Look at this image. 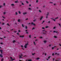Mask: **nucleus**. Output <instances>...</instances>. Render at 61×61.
<instances>
[{
    "label": "nucleus",
    "mask_w": 61,
    "mask_h": 61,
    "mask_svg": "<svg viewBox=\"0 0 61 61\" xmlns=\"http://www.w3.org/2000/svg\"><path fill=\"white\" fill-rule=\"evenodd\" d=\"M53 32H54V33H56V31H53Z\"/></svg>",
    "instance_id": "obj_52"
},
{
    "label": "nucleus",
    "mask_w": 61,
    "mask_h": 61,
    "mask_svg": "<svg viewBox=\"0 0 61 61\" xmlns=\"http://www.w3.org/2000/svg\"><path fill=\"white\" fill-rule=\"evenodd\" d=\"M18 32H20V30H18Z\"/></svg>",
    "instance_id": "obj_43"
},
{
    "label": "nucleus",
    "mask_w": 61,
    "mask_h": 61,
    "mask_svg": "<svg viewBox=\"0 0 61 61\" xmlns=\"http://www.w3.org/2000/svg\"><path fill=\"white\" fill-rule=\"evenodd\" d=\"M0 44H1V45L3 44V42H1V43H0Z\"/></svg>",
    "instance_id": "obj_50"
},
{
    "label": "nucleus",
    "mask_w": 61,
    "mask_h": 61,
    "mask_svg": "<svg viewBox=\"0 0 61 61\" xmlns=\"http://www.w3.org/2000/svg\"><path fill=\"white\" fill-rule=\"evenodd\" d=\"M15 3H18V1H15Z\"/></svg>",
    "instance_id": "obj_38"
},
{
    "label": "nucleus",
    "mask_w": 61,
    "mask_h": 61,
    "mask_svg": "<svg viewBox=\"0 0 61 61\" xmlns=\"http://www.w3.org/2000/svg\"><path fill=\"white\" fill-rule=\"evenodd\" d=\"M26 14H27V13H26V12L24 13H23V15H26Z\"/></svg>",
    "instance_id": "obj_13"
},
{
    "label": "nucleus",
    "mask_w": 61,
    "mask_h": 61,
    "mask_svg": "<svg viewBox=\"0 0 61 61\" xmlns=\"http://www.w3.org/2000/svg\"><path fill=\"white\" fill-rule=\"evenodd\" d=\"M15 42V41H13V43H14Z\"/></svg>",
    "instance_id": "obj_35"
},
{
    "label": "nucleus",
    "mask_w": 61,
    "mask_h": 61,
    "mask_svg": "<svg viewBox=\"0 0 61 61\" xmlns=\"http://www.w3.org/2000/svg\"><path fill=\"white\" fill-rule=\"evenodd\" d=\"M38 0H37L36 1V3H38Z\"/></svg>",
    "instance_id": "obj_33"
},
{
    "label": "nucleus",
    "mask_w": 61,
    "mask_h": 61,
    "mask_svg": "<svg viewBox=\"0 0 61 61\" xmlns=\"http://www.w3.org/2000/svg\"><path fill=\"white\" fill-rule=\"evenodd\" d=\"M56 47V46H54L53 47H52V49H54V48H55V47Z\"/></svg>",
    "instance_id": "obj_10"
},
{
    "label": "nucleus",
    "mask_w": 61,
    "mask_h": 61,
    "mask_svg": "<svg viewBox=\"0 0 61 61\" xmlns=\"http://www.w3.org/2000/svg\"><path fill=\"white\" fill-rule=\"evenodd\" d=\"M28 45V43H27L25 44V46H24V47L25 48H27V46Z\"/></svg>",
    "instance_id": "obj_2"
},
{
    "label": "nucleus",
    "mask_w": 61,
    "mask_h": 61,
    "mask_svg": "<svg viewBox=\"0 0 61 61\" xmlns=\"http://www.w3.org/2000/svg\"><path fill=\"white\" fill-rule=\"evenodd\" d=\"M43 16H42L40 19V20H42V18H43Z\"/></svg>",
    "instance_id": "obj_11"
},
{
    "label": "nucleus",
    "mask_w": 61,
    "mask_h": 61,
    "mask_svg": "<svg viewBox=\"0 0 61 61\" xmlns=\"http://www.w3.org/2000/svg\"><path fill=\"white\" fill-rule=\"evenodd\" d=\"M22 5H24V3H22Z\"/></svg>",
    "instance_id": "obj_41"
},
{
    "label": "nucleus",
    "mask_w": 61,
    "mask_h": 61,
    "mask_svg": "<svg viewBox=\"0 0 61 61\" xmlns=\"http://www.w3.org/2000/svg\"><path fill=\"white\" fill-rule=\"evenodd\" d=\"M35 53H34L32 54V55H35Z\"/></svg>",
    "instance_id": "obj_34"
},
{
    "label": "nucleus",
    "mask_w": 61,
    "mask_h": 61,
    "mask_svg": "<svg viewBox=\"0 0 61 61\" xmlns=\"http://www.w3.org/2000/svg\"><path fill=\"white\" fill-rule=\"evenodd\" d=\"M0 51L1 53V54H2V52H3V50H0Z\"/></svg>",
    "instance_id": "obj_9"
},
{
    "label": "nucleus",
    "mask_w": 61,
    "mask_h": 61,
    "mask_svg": "<svg viewBox=\"0 0 61 61\" xmlns=\"http://www.w3.org/2000/svg\"><path fill=\"white\" fill-rule=\"evenodd\" d=\"M33 43H34V45H35V46H36V43H35V42L34 41Z\"/></svg>",
    "instance_id": "obj_14"
},
{
    "label": "nucleus",
    "mask_w": 61,
    "mask_h": 61,
    "mask_svg": "<svg viewBox=\"0 0 61 61\" xmlns=\"http://www.w3.org/2000/svg\"><path fill=\"white\" fill-rule=\"evenodd\" d=\"M0 39H3V38H0Z\"/></svg>",
    "instance_id": "obj_61"
},
{
    "label": "nucleus",
    "mask_w": 61,
    "mask_h": 61,
    "mask_svg": "<svg viewBox=\"0 0 61 61\" xmlns=\"http://www.w3.org/2000/svg\"><path fill=\"white\" fill-rule=\"evenodd\" d=\"M52 56H54V53H52Z\"/></svg>",
    "instance_id": "obj_37"
},
{
    "label": "nucleus",
    "mask_w": 61,
    "mask_h": 61,
    "mask_svg": "<svg viewBox=\"0 0 61 61\" xmlns=\"http://www.w3.org/2000/svg\"><path fill=\"white\" fill-rule=\"evenodd\" d=\"M3 14L4 15H5V14H6V13L5 12H4L3 13Z\"/></svg>",
    "instance_id": "obj_25"
},
{
    "label": "nucleus",
    "mask_w": 61,
    "mask_h": 61,
    "mask_svg": "<svg viewBox=\"0 0 61 61\" xmlns=\"http://www.w3.org/2000/svg\"><path fill=\"white\" fill-rule=\"evenodd\" d=\"M18 22H19L20 21V19H19V20H18Z\"/></svg>",
    "instance_id": "obj_20"
},
{
    "label": "nucleus",
    "mask_w": 61,
    "mask_h": 61,
    "mask_svg": "<svg viewBox=\"0 0 61 61\" xmlns=\"http://www.w3.org/2000/svg\"><path fill=\"white\" fill-rule=\"evenodd\" d=\"M4 5H5V3H4Z\"/></svg>",
    "instance_id": "obj_58"
},
{
    "label": "nucleus",
    "mask_w": 61,
    "mask_h": 61,
    "mask_svg": "<svg viewBox=\"0 0 61 61\" xmlns=\"http://www.w3.org/2000/svg\"><path fill=\"white\" fill-rule=\"evenodd\" d=\"M20 37H22V38H23V37H24V36H20Z\"/></svg>",
    "instance_id": "obj_8"
},
{
    "label": "nucleus",
    "mask_w": 61,
    "mask_h": 61,
    "mask_svg": "<svg viewBox=\"0 0 61 61\" xmlns=\"http://www.w3.org/2000/svg\"><path fill=\"white\" fill-rule=\"evenodd\" d=\"M38 40H37V39H36V40H35V41H37Z\"/></svg>",
    "instance_id": "obj_63"
},
{
    "label": "nucleus",
    "mask_w": 61,
    "mask_h": 61,
    "mask_svg": "<svg viewBox=\"0 0 61 61\" xmlns=\"http://www.w3.org/2000/svg\"><path fill=\"white\" fill-rule=\"evenodd\" d=\"M44 43H46V41H44Z\"/></svg>",
    "instance_id": "obj_22"
},
{
    "label": "nucleus",
    "mask_w": 61,
    "mask_h": 61,
    "mask_svg": "<svg viewBox=\"0 0 61 61\" xmlns=\"http://www.w3.org/2000/svg\"><path fill=\"white\" fill-rule=\"evenodd\" d=\"M48 27L49 28V27L48 26H46L45 27V28H48Z\"/></svg>",
    "instance_id": "obj_12"
},
{
    "label": "nucleus",
    "mask_w": 61,
    "mask_h": 61,
    "mask_svg": "<svg viewBox=\"0 0 61 61\" xmlns=\"http://www.w3.org/2000/svg\"><path fill=\"white\" fill-rule=\"evenodd\" d=\"M29 37L30 38H31V36L30 35H29Z\"/></svg>",
    "instance_id": "obj_31"
},
{
    "label": "nucleus",
    "mask_w": 61,
    "mask_h": 61,
    "mask_svg": "<svg viewBox=\"0 0 61 61\" xmlns=\"http://www.w3.org/2000/svg\"><path fill=\"white\" fill-rule=\"evenodd\" d=\"M36 59L37 60H38V59H39V58H38Z\"/></svg>",
    "instance_id": "obj_28"
},
{
    "label": "nucleus",
    "mask_w": 61,
    "mask_h": 61,
    "mask_svg": "<svg viewBox=\"0 0 61 61\" xmlns=\"http://www.w3.org/2000/svg\"><path fill=\"white\" fill-rule=\"evenodd\" d=\"M21 47H23V46L22 45L21 46Z\"/></svg>",
    "instance_id": "obj_53"
},
{
    "label": "nucleus",
    "mask_w": 61,
    "mask_h": 61,
    "mask_svg": "<svg viewBox=\"0 0 61 61\" xmlns=\"http://www.w3.org/2000/svg\"><path fill=\"white\" fill-rule=\"evenodd\" d=\"M25 28L26 29H27V26H25Z\"/></svg>",
    "instance_id": "obj_16"
},
{
    "label": "nucleus",
    "mask_w": 61,
    "mask_h": 61,
    "mask_svg": "<svg viewBox=\"0 0 61 61\" xmlns=\"http://www.w3.org/2000/svg\"><path fill=\"white\" fill-rule=\"evenodd\" d=\"M35 29V28L34 27H33L32 28V30H34V29Z\"/></svg>",
    "instance_id": "obj_32"
},
{
    "label": "nucleus",
    "mask_w": 61,
    "mask_h": 61,
    "mask_svg": "<svg viewBox=\"0 0 61 61\" xmlns=\"http://www.w3.org/2000/svg\"><path fill=\"white\" fill-rule=\"evenodd\" d=\"M1 61H3V59H1Z\"/></svg>",
    "instance_id": "obj_51"
},
{
    "label": "nucleus",
    "mask_w": 61,
    "mask_h": 61,
    "mask_svg": "<svg viewBox=\"0 0 61 61\" xmlns=\"http://www.w3.org/2000/svg\"><path fill=\"white\" fill-rule=\"evenodd\" d=\"M50 3H51V4H52L53 2H50Z\"/></svg>",
    "instance_id": "obj_57"
},
{
    "label": "nucleus",
    "mask_w": 61,
    "mask_h": 61,
    "mask_svg": "<svg viewBox=\"0 0 61 61\" xmlns=\"http://www.w3.org/2000/svg\"><path fill=\"white\" fill-rule=\"evenodd\" d=\"M59 25H60V27H61V25H60V24H58Z\"/></svg>",
    "instance_id": "obj_45"
},
{
    "label": "nucleus",
    "mask_w": 61,
    "mask_h": 61,
    "mask_svg": "<svg viewBox=\"0 0 61 61\" xmlns=\"http://www.w3.org/2000/svg\"><path fill=\"white\" fill-rule=\"evenodd\" d=\"M17 35H18V34H19V33H17Z\"/></svg>",
    "instance_id": "obj_62"
},
{
    "label": "nucleus",
    "mask_w": 61,
    "mask_h": 61,
    "mask_svg": "<svg viewBox=\"0 0 61 61\" xmlns=\"http://www.w3.org/2000/svg\"><path fill=\"white\" fill-rule=\"evenodd\" d=\"M44 22H45V21H43L42 22V24H43V23H44Z\"/></svg>",
    "instance_id": "obj_21"
},
{
    "label": "nucleus",
    "mask_w": 61,
    "mask_h": 61,
    "mask_svg": "<svg viewBox=\"0 0 61 61\" xmlns=\"http://www.w3.org/2000/svg\"><path fill=\"white\" fill-rule=\"evenodd\" d=\"M28 18H27V19H25V20H28Z\"/></svg>",
    "instance_id": "obj_46"
},
{
    "label": "nucleus",
    "mask_w": 61,
    "mask_h": 61,
    "mask_svg": "<svg viewBox=\"0 0 61 61\" xmlns=\"http://www.w3.org/2000/svg\"><path fill=\"white\" fill-rule=\"evenodd\" d=\"M48 58L49 59V58H50V56H49L48 57Z\"/></svg>",
    "instance_id": "obj_60"
},
{
    "label": "nucleus",
    "mask_w": 61,
    "mask_h": 61,
    "mask_svg": "<svg viewBox=\"0 0 61 61\" xmlns=\"http://www.w3.org/2000/svg\"><path fill=\"white\" fill-rule=\"evenodd\" d=\"M23 56V55H22V54L21 53L20 55L19 56V58H22V57H21V56Z\"/></svg>",
    "instance_id": "obj_3"
},
{
    "label": "nucleus",
    "mask_w": 61,
    "mask_h": 61,
    "mask_svg": "<svg viewBox=\"0 0 61 61\" xmlns=\"http://www.w3.org/2000/svg\"><path fill=\"white\" fill-rule=\"evenodd\" d=\"M7 25H8V26H10V25H9V24L8 23H7Z\"/></svg>",
    "instance_id": "obj_26"
},
{
    "label": "nucleus",
    "mask_w": 61,
    "mask_h": 61,
    "mask_svg": "<svg viewBox=\"0 0 61 61\" xmlns=\"http://www.w3.org/2000/svg\"><path fill=\"white\" fill-rule=\"evenodd\" d=\"M10 58L11 59V61H13V60H15V59H13V58H12V57H10Z\"/></svg>",
    "instance_id": "obj_4"
},
{
    "label": "nucleus",
    "mask_w": 61,
    "mask_h": 61,
    "mask_svg": "<svg viewBox=\"0 0 61 61\" xmlns=\"http://www.w3.org/2000/svg\"><path fill=\"white\" fill-rule=\"evenodd\" d=\"M14 32L15 33H16L17 32V31H14Z\"/></svg>",
    "instance_id": "obj_44"
},
{
    "label": "nucleus",
    "mask_w": 61,
    "mask_h": 61,
    "mask_svg": "<svg viewBox=\"0 0 61 61\" xmlns=\"http://www.w3.org/2000/svg\"><path fill=\"white\" fill-rule=\"evenodd\" d=\"M54 38H57V37L56 36H54Z\"/></svg>",
    "instance_id": "obj_19"
},
{
    "label": "nucleus",
    "mask_w": 61,
    "mask_h": 61,
    "mask_svg": "<svg viewBox=\"0 0 61 61\" xmlns=\"http://www.w3.org/2000/svg\"><path fill=\"white\" fill-rule=\"evenodd\" d=\"M22 26L24 27V25L23 24H22Z\"/></svg>",
    "instance_id": "obj_24"
},
{
    "label": "nucleus",
    "mask_w": 61,
    "mask_h": 61,
    "mask_svg": "<svg viewBox=\"0 0 61 61\" xmlns=\"http://www.w3.org/2000/svg\"><path fill=\"white\" fill-rule=\"evenodd\" d=\"M11 5L12 6H14V5H15L14 4H11Z\"/></svg>",
    "instance_id": "obj_17"
},
{
    "label": "nucleus",
    "mask_w": 61,
    "mask_h": 61,
    "mask_svg": "<svg viewBox=\"0 0 61 61\" xmlns=\"http://www.w3.org/2000/svg\"><path fill=\"white\" fill-rule=\"evenodd\" d=\"M50 23V21H49L48 22V23Z\"/></svg>",
    "instance_id": "obj_48"
},
{
    "label": "nucleus",
    "mask_w": 61,
    "mask_h": 61,
    "mask_svg": "<svg viewBox=\"0 0 61 61\" xmlns=\"http://www.w3.org/2000/svg\"><path fill=\"white\" fill-rule=\"evenodd\" d=\"M26 3H27V4H28V1H26Z\"/></svg>",
    "instance_id": "obj_40"
},
{
    "label": "nucleus",
    "mask_w": 61,
    "mask_h": 61,
    "mask_svg": "<svg viewBox=\"0 0 61 61\" xmlns=\"http://www.w3.org/2000/svg\"><path fill=\"white\" fill-rule=\"evenodd\" d=\"M18 13L20 14H21V12L19 11H18Z\"/></svg>",
    "instance_id": "obj_15"
},
{
    "label": "nucleus",
    "mask_w": 61,
    "mask_h": 61,
    "mask_svg": "<svg viewBox=\"0 0 61 61\" xmlns=\"http://www.w3.org/2000/svg\"><path fill=\"white\" fill-rule=\"evenodd\" d=\"M56 28V27H54L53 28V29H55Z\"/></svg>",
    "instance_id": "obj_42"
},
{
    "label": "nucleus",
    "mask_w": 61,
    "mask_h": 61,
    "mask_svg": "<svg viewBox=\"0 0 61 61\" xmlns=\"http://www.w3.org/2000/svg\"><path fill=\"white\" fill-rule=\"evenodd\" d=\"M58 17H57V18H55L54 19V18H51V19H52L54 21H56V19H58Z\"/></svg>",
    "instance_id": "obj_1"
},
{
    "label": "nucleus",
    "mask_w": 61,
    "mask_h": 61,
    "mask_svg": "<svg viewBox=\"0 0 61 61\" xmlns=\"http://www.w3.org/2000/svg\"><path fill=\"white\" fill-rule=\"evenodd\" d=\"M42 28L43 29H45V28H44V27H42Z\"/></svg>",
    "instance_id": "obj_39"
},
{
    "label": "nucleus",
    "mask_w": 61,
    "mask_h": 61,
    "mask_svg": "<svg viewBox=\"0 0 61 61\" xmlns=\"http://www.w3.org/2000/svg\"><path fill=\"white\" fill-rule=\"evenodd\" d=\"M28 61H32V60H28Z\"/></svg>",
    "instance_id": "obj_29"
},
{
    "label": "nucleus",
    "mask_w": 61,
    "mask_h": 61,
    "mask_svg": "<svg viewBox=\"0 0 61 61\" xmlns=\"http://www.w3.org/2000/svg\"><path fill=\"white\" fill-rule=\"evenodd\" d=\"M15 14L16 15H18V14H17V12H15Z\"/></svg>",
    "instance_id": "obj_18"
},
{
    "label": "nucleus",
    "mask_w": 61,
    "mask_h": 61,
    "mask_svg": "<svg viewBox=\"0 0 61 61\" xmlns=\"http://www.w3.org/2000/svg\"><path fill=\"white\" fill-rule=\"evenodd\" d=\"M31 24H32V25H35V24H34L33 22H32Z\"/></svg>",
    "instance_id": "obj_7"
},
{
    "label": "nucleus",
    "mask_w": 61,
    "mask_h": 61,
    "mask_svg": "<svg viewBox=\"0 0 61 61\" xmlns=\"http://www.w3.org/2000/svg\"><path fill=\"white\" fill-rule=\"evenodd\" d=\"M2 17L3 18H5L4 16H2Z\"/></svg>",
    "instance_id": "obj_36"
},
{
    "label": "nucleus",
    "mask_w": 61,
    "mask_h": 61,
    "mask_svg": "<svg viewBox=\"0 0 61 61\" xmlns=\"http://www.w3.org/2000/svg\"><path fill=\"white\" fill-rule=\"evenodd\" d=\"M29 10H31V9L30 8H29Z\"/></svg>",
    "instance_id": "obj_30"
},
{
    "label": "nucleus",
    "mask_w": 61,
    "mask_h": 61,
    "mask_svg": "<svg viewBox=\"0 0 61 61\" xmlns=\"http://www.w3.org/2000/svg\"><path fill=\"white\" fill-rule=\"evenodd\" d=\"M40 38H42V37H40Z\"/></svg>",
    "instance_id": "obj_54"
},
{
    "label": "nucleus",
    "mask_w": 61,
    "mask_h": 61,
    "mask_svg": "<svg viewBox=\"0 0 61 61\" xmlns=\"http://www.w3.org/2000/svg\"><path fill=\"white\" fill-rule=\"evenodd\" d=\"M46 53H45V56H46Z\"/></svg>",
    "instance_id": "obj_64"
},
{
    "label": "nucleus",
    "mask_w": 61,
    "mask_h": 61,
    "mask_svg": "<svg viewBox=\"0 0 61 61\" xmlns=\"http://www.w3.org/2000/svg\"><path fill=\"white\" fill-rule=\"evenodd\" d=\"M29 6H31V5L30 4L29 5Z\"/></svg>",
    "instance_id": "obj_56"
},
{
    "label": "nucleus",
    "mask_w": 61,
    "mask_h": 61,
    "mask_svg": "<svg viewBox=\"0 0 61 61\" xmlns=\"http://www.w3.org/2000/svg\"><path fill=\"white\" fill-rule=\"evenodd\" d=\"M4 24H5V23H3L2 24V25H4Z\"/></svg>",
    "instance_id": "obj_47"
},
{
    "label": "nucleus",
    "mask_w": 61,
    "mask_h": 61,
    "mask_svg": "<svg viewBox=\"0 0 61 61\" xmlns=\"http://www.w3.org/2000/svg\"><path fill=\"white\" fill-rule=\"evenodd\" d=\"M55 60V59L54 58H53V61H54V60Z\"/></svg>",
    "instance_id": "obj_55"
},
{
    "label": "nucleus",
    "mask_w": 61,
    "mask_h": 61,
    "mask_svg": "<svg viewBox=\"0 0 61 61\" xmlns=\"http://www.w3.org/2000/svg\"><path fill=\"white\" fill-rule=\"evenodd\" d=\"M46 31H45V32H44L43 33V34H44V35H46Z\"/></svg>",
    "instance_id": "obj_5"
},
{
    "label": "nucleus",
    "mask_w": 61,
    "mask_h": 61,
    "mask_svg": "<svg viewBox=\"0 0 61 61\" xmlns=\"http://www.w3.org/2000/svg\"><path fill=\"white\" fill-rule=\"evenodd\" d=\"M47 15H49V14H49V13L48 12L47 13Z\"/></svg>",
    "instance_id": "obj_27"
},
{
    "label": "nucleus",
    "mask_w": 61,
    "mask_h": 61,
    "mask_svg": "<svg viewBox=\"0 0 61 61\" xmlns=\"http://www.w3.org/2000/svg\"><path fill=\"white\" fill-rule=\"evenodd\" d=\"M39 12H40V13H41V10H39Z\"/></svg>",
    "instance_id": "obj_23"
},
{
    "label": "nucleus",
    "mask_w": 61,
    "mask_h": 61,
    "mask_svg": "<svg viewBox=\"0 0 61 61\" xmlns=\"http://www.w3.org/2000/svg\"><path fill=\"white\" fill-rule=\"evenodd\" d=\"M33 22H35L36 21V20H33Z\"/></svg>",
    "instance_id": "obj_49"
},
{
    "label": "nucleus",
    "mask_w": 61,
    "mask_h": 61,
    "mask_svg": "<svg viewBox=\"0 0 61 61\" xmlns=\"http://www.w3.org/2000/svg\"><path fill=\"white\" fill-rule=\"evenodd\" d=\"M1 7H2V6H1V5L0 6V8H1Z\"/></svg>",
    "instance_id": "obj_59"
},
{
    "label": "nucleus",
    "mask_w": 61,
    "mask_h": 61,
    "mask_svg": "<svg viewBox=\"0 0 61 61\" xmlns=\"http://www.w3.org/2000/svg\"><path fill=\"white\" fill-rule=\"evenodd\" d=\"M0 57H3V56H2V55L1 54H0Z\"/></svg>",
    "instance_id": "obj_6"
}]
</instances>
